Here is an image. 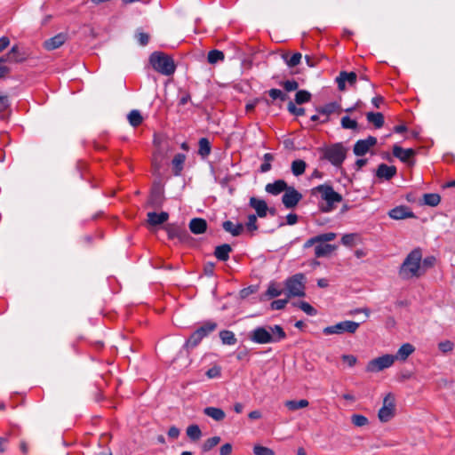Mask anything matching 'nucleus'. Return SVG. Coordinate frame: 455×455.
Returning <instances> with one entry per match:
<instances>
[{
  "label": "nucleus",
  "mask_w": 455,
  "mask_h": 455,
  "mask_svg": "<svg viewBox=\"0 0 455 455\" xmlns=\"http://www.w3.org/2000/svg\"><path fill=\"white\" fill-rule=\"evenodd\" d=\"M249 339L256 344L277 343L286 339V333L281 325L258 326L253 329Z\"/></svg>",
  "instance_id": "f257e3e1"
},
{
  "label": "nucleus",
  "mask_w": 455,
  "mask_h": 455,
  "mask_svg": "<svg viewBox=\"0 0 455 455\" xmlns=\"http://www.w3.org/2000/svg\"><path fill=\"white\" fill-rule=\"evenodd\" d=\"M422 251L420 248L413 249L404 259L399 268V276L403 280L419 277L423 275L420 266Z\"/></svg>",
  "instance_id": "f03ea898"
},
{
  "label": "nucleus",
  "mask_w": 455,
  "mask_h": 455,
  "mask_svg": "<svg viewBox=\"0 0 455 455\" xmlns=\"http://www.w3.org/2000/svg\"><path fill=\"white\" fill-rule=\"evenodd\" d=\"M337 235L333 232L320 234L306 241L303 247L305 249L315 245V256L316 258L326 257L337 249L336 245L327 243L333 241Z\"/></svg>",
  "instance_id": "7ed1b4c3"
},
{
  "label": "nucleus",
  "mask_w": 455,
  "mask_h": 455,
  "mask_svg": "<svg viewBox=\"0 0 455 455\" xmlns=\"http://www.w3.org/2000/svg\"><path fill=\"white\" fill-rule=\"evenodd\" d=\"M321 195V198L325 204H321L320 209L323 212H330L334 210L335 204L342 201V196L334 191L333 188L329 184H322L311 189V195Z\"/></svg>",
  "instance_id": "20e7f679"
},
{
  "label": "nucleus",
  "mask_w": 455,
  "mask_h": 455,
  "mask_svg": "<svg viewBox=\"0 0 455 455\" xmlns=\"http://www.w3.org/2000/svg\"><path fill=\"white\" fill-rule=\"evenodd\" d=\"M152 68L158 73L164 76H171L176 70L173 59L161 52H155L149 57Z\"/></svg>",
  "instance_id": "39448f33"
},
{
  "label": "nucleus",
  "mask_w": 455,
  "mask_h": 455,
  "mask_svg": "<svg viewBox=\"0 0 455 455\" xmlns=\"http://www.w3.org/2000/svg\"><path fill=\"white\" fill-rule=\"evenodd\" d=\"M319 150L323 153L321 159L327 160L335 167L342 165L347 152V149L340 142L321 148Z\"/></svg>",
  "instance_id": "423d86ee"
},
{
  "label": "nucleus",
  "mask_w": 455,
  "mask_h": 455,
  "mask_svg": "<svg viewBox=\"0 0 455 455\" xmlns=\"http://www.w3.org/2000/svg\"><path fill=\"white\" fill-rule=\"evenodd\" d=\"M305 279V275L301 273H299L285 280L286 295L288 298H300L306 295Z\"/></svg>",
  "instance_id": "0eeeda50"
},
{
  "label": "nucleus",
  "mask_w": 455,
  "mask_h": 455,
  "mask_svg": "<svg viewBox=\"0 0 455 455\" xmlns=\"http://www.w3.org/2000/svg\"><path fill=\"white\" fill-rule=\"evenodd\" d=\"M360 326L359 323L354 321H342L337 323L334 325L327 326L323 328V332L325 335H332V334H343L349 333L354 334L356 332Z\"/></svg>",
  "instance_id": "6e6552de"
},
{
  "label": "nucleus",
  "mask_w": 455,
  "mask_h": 455,
  "mask_svg": "<svg viewBox=\"0 0 455 455\" xmlns=\"http://www.w3.org/2000/svg\"><path fill=\"white\" fill-rule=\"evenodd\" d=\"M395 396L388 393L383 399V405L379 409L378 417L381 422L389 421L395 415Z\"/></svg>",
  "instance_id": "1a4fd4ad"
},
{
  "label": "nucleus",
  "mask_w": 455,
  "mask_h": 455,
  "mask_svg": "<svg viewBox=\"0 0 455 455\" xmlns=\"http://www.w3.org/2000/svg\"><path fill=\"white\" fill-rule=\"evenodd\" d=\"M395 363L393 355H384L371 360L366 365V371L378 372L389 368Z\"/></svg>",
  "instance_id": "9d476101"
},
{
  "label": "nucleus",
  "mask_w": 455,
  "mask_h": 455,
  "mask_svg": "<svg viewBox=\"0 0 455 455\" xmlns=\"http://www.w3.org/2000/svg\"><path fill=\"white\" fill-rule=\"evenodd\" d=\"M303 196L294 187L289 186L282 196V203L286 209H294Z\"/></svg>",
  "instance_id": "9b49d317"
},
{
  "label": "nucleus",
  "mask_w": 455,
  "mask_h": 455,
  "mask_svg": "<svg viewBox=\"0 0 455 455\" xmlns=\"http://www.w3.org/2000/svg\"><path fill=\"white\" fill-rule=\"evenodd\" d=\"M165 230L168 235L169 239L177 238L180 242H185L189 237V234L186 230V228L178 224H168L165 226Z\"/></svg>",
  "instance_id": "f8f14e48"
},
{
  "label": "nucleus",
  "mask_w": 455,
  "mask_h": 455,
  "mask_svg": "<svg viewBox=\"0 0 455 455\" xmlns=\"http://www.w3.org/2000/svg\"><path fill=\"white\" fill-rule=\"evenodd\" d=\"M377 144V139L373 136H368L364 140H359L354 145V154L358 156H364L369 149Z\"/></svg>",
  "instance_id": "ddd939ff"
},
{
  "label": "nucleus",
  "mask_w": 455,
  "mask_h": 455,
  "mask_svg": "<svg viewBox=\"0 0 455 455\" xmlns=\"http://www.w3.org/2000/svg\"><path fill=\"white\" fill-rule=\"evenodd\" d=\"M164 201V189L160 186H155L150 192L148 204L155 209L161 208Z\"/></svg>",
  "instance_id": "4468645a"
},
{
  "label": "nucleus",
  "mask_w": 455,
  "mask_h": 455,
  "mask_svg": "<svg viewBox=\"0 0 455 455\" xmlns=\"http://www.w3.org/2000/svg\"><path fill=\"white\" fill-rule=\"evenodd\" d=\"M357 75L355 72H347L340 71L339 76L336 77V83L338 84V88L339 91L346 90V82L349 84V85H354L356 83Z\"/></svg>",
  "instance_id": "2eb2a0df"
},
{
  "label": "nucleus",
  "mask_w": 455,
  "mask_h": 455,
  "mask_svg": "<svg viewBox=\"0 0 455 455\" xmlns=\"http://www.w3.org/2000/svg\"><path fill=\"white\" fill-rule=\"evenodd\" d=\"M415 154H416V152L412 148H406V149H404V148H403L402 147H400L398 145H395L393 147V155H394V156L398 158L403 163L412 164L413 163H412L411 159L413 158Z\"/></svg>",
  "instance_id": "dca6fc26"
},
{
  "label": "nucleus",
  "mask_w": 455,
  "mask_h": 455,
  "mask_svg": "<svg viewBox=\"0 0 455 455\" xmlns=\"http://www.w3.org/2000/svg\"><path fill=\"white\" fill-rule=\"evenodd\" d=\"M388 216L393 220H404L408 218H413L414 213L408 206L400 205L391 209L388 212Z\"/></svg>",
  "instance_id": "f3484780"
},
{
  "label": "nucleus",
  "mask_w": 455,
  "mask_h": 455,
  "mask_svg": "<svg viewBox=\"0 0 455 455\" xmlns=\"http://www.w3.org/2000/svg\"><path fill=\"white\" fill-rule=\"evenodd\" d=\"M289 188L288 184L283 180H276L273 183H267L265 187L267 193L272 196H278Z\"/></svg>",
  "instance_id": "a211bd4d"
},
{
  "label": "nucleus",
  "mask_w": 455,
  "mask_h": 455,
  "mask_svg": "<svg viewBox=\"0 0 455 455\" xmlns=\"http://www.w3.org/2000/svg\"><path fill=\"white\" fill-rule=\"evenodd\" d=\"M249 205L256 211L257 216L259 218H265L267 216L268 207L265 200L251 197Z\"/></svg>",
  "instance_id": "6ab92c4d"
},
{
  "label": "nucleus",
  "mask_w": 455,
  "mask_h": 455,
  "mask_svg": "<svg viewBox=\"0 0 455 455\" xmlns=\"http://www.w3.org/2000/svg\"><path fill=\"white\" fill-rule=\"evenodd\" d=\"M67 40V36L63 33H60L48 40L44 41V47L48 51H53L60 47Z\"/></svg>",
  "instance_id": "aec40b11"
},
{
  "label": "nucleus",
  "mask_w": 455,
  "mask_h": 455,
  "mask_svg": "<svg viewBox=\"0 0 455 455\" xmlns=\"http://www.w3.org/2000/svg\"><path fill=\"white\" fill-rule=\"evenodd\" d=\"M396 174L395 166H389L386 164H380L378 166L376 175L378 178L385 179L386 180H391Z\"/></svg>",
  "instance_id": "412c9836"
},
{
  "label": "nucleus",
  "mask_w": 455,
  "mask_h": 455,
  "mask_svg": "<svg viewBox=\"0 0 455 455\" xmlns=\"http://www.w3.org/2000/svg\"><path fill=\"white\" fill-rule=\"evenodd\" d=\"M339 109L340 106L337 102H330L323 107L318 108L316 109L317 112L324 116V118L323 120H320V122L322 124L327 123L329 121V116L336 111H339Z\"/></svg>",
  "instance_id": "4be33fe9"
},
{
  "label": "nucleus",
  "mask_w": 455,
  "mask_h": 455,
  "mask_svg": "<svg viewBox=\"0 0 455 455\" xmlns=\"http://www.w3.org/2000/svg\"><path fill=\"white\" fill-rule=\"evenodd\" d=\"M189 229L195 235L204 234L207 229V222L202 218H194L189 222Z\"/></svg>",
  "instance_id": "5701e85b"
},
{
  "label": "nucleus",
  "mask_w": 455,
  "mask_h": 455,
  "mask_svg": "<svg viewBox=\"0 0 455 455\" xmlns=\"http://www.w3.org/2000/svg\"><path fill=\"white\" fill-rule=\"evenodd\" d=\"M148 222L151 226H157L166 222L169 219V214L166 212H162L160 213L150 212L147 214Z\"/></svg>",
  "instance_id": "b1692460"
},
{
  "label": "nucleus",
  "mask_w": 455,
  "mask_h": 455,
  "mask_svg": "<svg viewBox=\"0 0 455 455\" xmlns=\"http://www.w3.org/2000/svg\"><path fill=\"white\" fill-rule=\"evenodd\" d=\"M415 348L410 343H404L401 346V347L398 349L396 354L393 355L395 360L400 361H405L413 352Z\"/></svg>",
  "instance_id": "393cba45"
},
{
  "label": "nucleus",
  "mask_w": 455,
  "mask_h": 455,
  "mask_svg": "<svg viewBox=\"0 0 455 455\" xmlns=\"http://www.w3.org/2000/svg\"><path fill=\"white\" fill-rule=\"evenodd\" d=\"M231 251V246L228 243H224L215 248L214 256L220 261H227L229 259V253Z\"/></svg>",
  "instance_id": "a878e982"
},
{
  "label": "nucleus",
  "mask_w": 455,
  "mask_h": 455,
  "mask_svg": "<svg viewBox=\"0 0 455 455\" xmlns=\"http://www.w3.org/2000/svg\"><path fill=\"white\" fill-rule=\"evenodd\" d=\"M222 228L226 232L230 233L233 236H238L243 230V226L241 223L234 224L230 220H226L222 224Z\"/></svg>",
  "instance_id": "bb28decb"
},
{
  "label": "nucleus",
  "mask_w": 455,
  "mask_h": 455,
  "mask_svg": "<svg viewBox=\"0 0 455 455\" xmlns=\"http://www.w3.org/2000/svg\"><path fill=\"white\" fill-rule=\"evenodd\" d=\"M204 413L216 421H221L226 417L225 411L217 407H206L204 409Z\"/></svg>",
  "instance_id": "cd10ccee"
},
{
  "label": "nucleus",
  "mask_w": 455,
  "mask_h": 455,
  "mask_svg": "<svg viewBox=\"0 0 455 455\" xmlns=\"http://www.w3.org/2000/svg\"><path fill=\"white\" fill-rule=\"evenodd\" d=\"M185 160H186V156L184 154L179 153L174 156V157L172 161L174 175H176V176L180 175V173L183 170Z\"/></svg>",
  "instance_id": "c85d7f7f"
},
{
  "label": "nucleus",
  "mask_w": 455,
  "mask_h": 455,
  "mask_svg": "<svg viewBox=\"0 0 455 455\" xmlns=\"http://www.w3.org/2000/svg\"><path fill=\"white\" fill-rule=\"evenodd\" d=\"M8 56H12V62L21 63L27 60V54L24 52H20L17 44L13 45L8 52Z\"/></svg>",
  "instance_id": "c756f323"
},
{
  "label": "nucleus",
  "mask_w": 455,
  "mask_h": 455,
  "mask_svg": "<svg viewBox=\"0 0 455 455\" xmlns=\"http://www.w3.org/2000/svg\"><path fill=\"white\" fill-rule=\"evenodd\" d=\"M369 123L374 124L376 128H381L384 124V116L380 112H369L366 114Z\"/></svg>",
  "instance_id": "7c9ffc66"
},
{
  "label": "nucleus",
  "mask_w": 455,
  "mask_h": 455,
  "mask_svg": "<svg viewBox=\"0 0 455 455\" xmlns=\"http://www.w3.org/2000/svg\"><path fill=\"white\" fill-rule=\"evenodd\" d=\"M216 328H217L216 323L208 321V322H205L202 326L197 328L196 331L204 339V337L208 336L211 332L215 331Z\"/></svg>",
  "instance_id": "2f4dec72"
},
{
  "label": "nucleus",
  "mask_w": 455,
  "mask_h": 455,
  "mask_svg": "<svg viewBox=\"0 0 455 455\" xmlns=\"http://www.w3.org/2000/svg\"><path fill=\"white\" fill-rule=\"evenodd\" d=\"M306 167H307L306 162L304 160L298 159V160H294L291 163V169L292 174L294 176L298 177V176L302 175L305 172Z\"/></svg>",
  "instance_id": "473e14b6"
},
{
  "label": "nucleus",
  "mask_w": 455,
  "mask_h": 455,
  "mask_svg": "<svg viewBox=\"0 0 455 455\" xmlns=\"http://www.w3.org/2000/svg\"><path fill=\"white\" fill-rule=\"evenodd\" d=\"M199 149L198 154L202 157H206L210 155L212 147L209 140L207 138H201L198 142Z\"/></svg>",
  "instance_id": "72a5a7b5"
},
{
  "label": "nucleus",
  "mask_w": 455,
  "mask_h": 455,
  "mask_svg": "<svg viewBox=\"0 0 455 455\" xmlns=\"http://www.w3.org/2000/svg\"><path fill=\"white\" fill-rule=\"evenodd\" d=\"M220 338L225 345H235L237 342L234 332L228 330L221 331L220 332Z\"/></svg>",
  "instance_id": "f704fd0d"
},
{
  "label": "nucleus",
  "mask_w": 455,
  "mask_h": 455,
  "mask_svg": "<svg viewBox=\"0 0 455 455\" xmlns=\"http://www.w3.org/2000/svg\"><path fill=\"white\" fill-rule=\"evenodd\" d=\"M285 406L290 411H297L299 409L306 408L308 406L309 403L307 399H301L299 401L296 400H288L285 402Z\"/></svg>",
  "instance_id": "c9c22d12"
},
{
  "label": "nucleus",
  "mask_w": 455,
  "mask_h": 455,
  "mask_svg": "<svg viewBox=\"0 0 455 455\" xmlns=\"http://www.w3.org/2000/svg\"><path fill=\"white\" fill-rule=\"evenodd\" d=\"M441 202V196L435 193L424 194L423 204L431 207L437 206Z\"/></svg>",
  "instance_id": "e433bc0d"
},
{
  "label": "nucleus",
  "mask_w": 455,
  "mask_h": 455,
  "mask_svg": "<svg viewBox=\"0 0 455 455\" xmlns=\"http://www.w3.org/2000/svg\"><path fill=\"white\" fill-rule=\"evenodd\" d=\"M128 121L133 127H138L141 124L143 117L139 110L133 109L128 114Z\"/></svg>",
  "instance_id": "4c0bfd02"
},
{
  "label": "nucleus",
  "mask_w": 455,
  "mask_h": 455,
  "mask_svg": "<svg viewBox=\"0 0 455 455\" xmlns=\"http://www.w3.org/2000/svg\"><path fill=\"white\" fill-rule=\"evenodd\" d=\"M283 293V290L276 283H270L265 295L269 299L280 296Z\"/></svg>",
  "instance_id": "58836bf2"
},
{
  "label": "nucleus",
  "mask_w": 455,
  "mask_h": 455,
  "mask_svg": "<svg viewBox=\"0 0 455 455\" xmlns=\"http://www.w3.org/2000/svg\"><path fill=\"white\" fill-rule=\"evenodd\" d=\"M225 55L223 52L219 50H212L208 52L207 60L210 64H216L219 61L223 60Z\"/></svg>",
  "instance_id": "ea45409f"
},
{
  "label": "nucleus",
  "mask_w": 455,
  "mask_h": 455,
  "mask_svg": "<svg viewBox=\"0 0 455 455\" xmlns=\"http://www.w3.org/2000/svg\"><path fill=\"white\" fill-rule=\"evenodd\" d=\"M187 435L191 440L196 441L202 436V431L197 425L193 424L188 427Z\"/></svg>",
  "instance_id": "a19ab883"
},
{
  "label": "nucleus",
  "mask_w": 455,
  "mask_h": 455,
  "mask_svg": "<svg viewBox=\"0 0 455 455\" xmlns=\"http://www.w3.org/2000/svg\"><path fill=\"white\" fill-rule=\"evenodd\" d=\"M311 100V94L306 90H299L295 94V102L298 105H301L308 102Z\"/></svg>",
  "instance_id": "79ce46f5"
},
{
  "label": "nucleus",
  "mask_w": 455,
  "mask_h": 455,
  "mask_svg": "<svg viewBox=\"0 0 455 455\" xmlns=\"http://www.w3.org/2000/svg\"><path fill=\"white\" fill-rule=\"evenodd\" d=\"M202 339V336H200L197 331H195L186 341L185 347L187 348H194L201 342Z\"/></svg>",
  "instance_id": "37998d69"
},
{
  "label": "nucleus",
  "mask_w": 455,
  "mask_h": 455,
  "mask_svg": "<svg viewBox=\"0 0 455 455\" xmlns=\"http://www.w3.org/2000/svg\"><path fill=\"white\" fill-rule=\"evenodd\" d=\"M220 442V436H213L209 439H207L202 447L203 452H208L210 451L213 447H215L217 444H219Z\"/></svg>",
  "instance_id": "c03bdc74"
},
{
  "label": "nucleus",
  "mask_w": 455,
  "mask_h": 455,
  "mask_svg": "<svg viewBox=\"0 0 455 455\" xmlns=\"http://www.w3.org/2000/svg\"><path fill=\"white\" fill-rule=\"evenodd\" d=\"M294 306L300 308L303 312H305L308 315H315L317 311L307 302L299 301L293 304Z\"/></svg>",
  "instance_id": "a18cd8bd"
},
{
  "label": "nucleus",
  "mask_w": 455,
  "mask_h": 455,
  "mask_svg": "<svg viewBox=\"0 0 455 455\" xmlns=\"http://www.w3.org/2000/svg\"><path fill=\"white\" fill-rule=\"evenodd\" d=\"M340 124L341 127L344 129L356 130L358 128L357 122L354 119H351L348 116H343L341 118Z\"/></svg>",
  "instance_id": "49530a36"
},
{
  "label": "nucleus",
  "mask_w": 455,
  "mask_h": 455,
  "mask_svg": "<svg viewBox=\"0 0 455 455\" xmlns=\"http://www.w3.org/2000/svg\"><path fill=\"white\" fill-rule=\"evenodd\" d=\"M351 422L354 426L355 427H364L366 425H368L369 423V420L368 419L363 416V415H361V414H353L351 416Z\"/></svg>",
  "instance_id": "de8ad7c7"
},
{
  "label": "nucleus",
  "mask_w": 455,
  "mask_h": 455,
  "mask_svg": "<svg viewBox=\"0 0 455 455\" xmlns=\"http://www.w3.org/2000/svg\"><path fill=\"white\" fill-rule=\"evenodd\" d=\"M267 93L273 100H280L284 101L287 99V95L279 89H270Z\"/></svg>",
  "instance_id": "09e8293b"
},
{
  "label": "nucleus",
  "mask_w": 455,
  "mask_h": 455,
  "mask_svg": "<svg viewBox=\"0 0 455 455\" xmlns=\"http://www.w3.org/2000/svg\"><path fill=\"white\" fill-rule=\"evenodd\" d=\"M302 55L299 52L293 53L289 59L284 57L285 62L289 67H295L299 64Z\"/></svg>",
  "instance_id": "8fccbe9b"
},
{
  "label": "nucleus",
  "mask_w": 455,
  "mask_h": 455,
  "mask_svg": "<svg viewBox=\"0 0 455 455\" xmlns=\"http://www.w3.org/2000/svg\"><path fill=\"white\" fill-rule=\"evenodd\" d=\"M254 455H275L274 451L267 447L257 444L253 447Z\"/></svg>",
  "instance_id": "3c124183"
},
{
  "label": "nucleus",
  "mask_w": 455,
  "mask_h": 455,
  "mask_svg": "<svg viewBox=\"0 0 455 455\" xmlns=\"http://www.w3.org/2000/svg\"><path fill=\"white\" fill-rule=\"evenodd\" d=\"M288 111L297 116L305 115V108H297L292 101H290L287 105Z\"/></svg>",
  "instance_id": "603ef678"
},
{
  "label": "nucleus",
  "mask_w": 455,
  "mask_h": 455,
  "mask_svg": "<svg viewBox=\"0 0 455 455\" xmlns=\"http://www.w3.org/2000/svg\"><path fill=\"white\" fill-rule=\"evenodd\" d=\"M290 298H286L283 299H276L272 301L270 307L273 310H281L285 307L286 304L288 303Z\"/></svg>",
  "instance_id": "864d4df0"
},
{
  "label": "nucleus",
  "mask_w": 455,
  "mask_h": 455,
  "mask_svg": "<svg viewBox=\"0 0 455 455\" xmlns=\"http://www.w3.org/2000/svg\"><path fill=\"white\" fill-rule=\"evenodd\" d=\"M246 228L249 231H255L258 229L257 226V216L254 214H250L248 216V220L246 222Z\"/></svg>",
  "instance_id": "5fc2aeb1"
},
{
  "label": "nucleus",
  "mask_w": 455,
  "mask_h": 455,
  "mask_svg": "<svg viewBox=\"0 0 455 455\" xmlns=\"http://www.w3.org/2000/svg\"><path fill=\"white\" fill-rule=\"evenodd\" d=\"M283 87L287 92H292L299 88V84L295 80H287L282 83Z\"/></svg>",
  "instance_id": "6e6d98bb"
},
{
  "label": "nucleus",
  "mask_w": 455,
  "mask_h": 455,
  "mask_svg": "<svg viewBox=\"0 0 455 455\" xmlns=\"http://www.w3.org/2000/svg\"><path fill=\"white\" fill-rule=\"evenodd\" d=\"M220 374H221V370H220V367H219V366H213L206 371V376L209 379L218 378L220 376Z\"/></svg>",
  "instance_id": "4d7b16f0"
},
{
  "label": "nucleus",
  "mask_w": 455,
  "mask_h": 455,
  "mask_svg": "<svg viewBox=\"0 0 455 455\" xmlns=\"http://www.w3.org/2000/svg\"><path fill=\"white\" fill-rule=\"evenodd\" d=\"M355 234H347V235H344L342 237H341V243L345 245V246H352L354 244V242H355Z\"/></svg>",
  "instance_id": "13d9d810"
},
{
  "label": "nucleus",
  "mask_w": 455,
  "mask_h": 455,
  "mask_svg": "<svg viewBox=\"0 0 455 455\" xmlns=\"http://www.w3.org/2000/svg\"><path fill=\"white\" fill-rule=\"evenodd\" d=\"M136 37L140 45L145 46L148 44L149 36L147 33L140 32L136 35Z\"/></svg>",
  "instance_id": "bf43d9fd"
},
{
  "label": "nucleus",
  "mask_w": 455,
  "mask_h": 455,
  "mask_svg": "<svg viewBox=\"0 0 455 455\" xmlns=\"http://www.w3.org/2000/svg\"><path fill=\"white\" fill-rule=\"evenodd\" d=\"M341 359L344 363H347L348 366L353 367L357 362V358L353 355H343Z\"/></svg>",
  "instance_id": "052dcab7"
},
{
  "label": "nucleus",
  "mask_w": 455,
  "mask_h": 455,
  "mask_svg": "<svg viewBox=\"0 0 455 455\" xmlns=\"http://www.w3.org/2000/svg\"><path fill=\"white\" fill-rule=\"evenodd\" d=\"M438 347L441 351L446 353V352H450L452 350L453 343L449 340H446V341L440 342Z\"/></svg>",
  "instance_id": "680f3d73"
},
{
  "label": "nucleus",
  "mask_w": 455,
  "mask_h": 455,
  "mask_svg": "<svg viewBox=\"0 0 455 455\" xmlns=\"http://www.w3.org/2000/svg\"><path fill=\"white\" fill-rule=\"evenodd\" d=\"M10 106L8 97L0 94V113L5 111Z\"/></svg>",
  "instance_id": "e2e57ef3"
},
{
  "label": "nucleus",
  "mask_w": 455,
  "mask_h": 455,
  "mask_svg": "<svg viewBox=\"0 0 455 455\" xmlns=\"http://www.w3.org/2000/svg\"><path fill=\"white\" fill-rule=\"evenodd\" d=\"M299 217L295 213H289L286 216V224L287 225H295L298 222Z\"/></svg>",
  "instance_id": "0e129e2a"
},
{
  "label": "nucleus",
  "mask_w": 455,
  "mask_h": 455,
  "mask_svg": "<svg viewBox=\"0 0 455 455\" xmlns=\"http://www.w3.org/2000/svg\"><path fill=\"white\" fill-rule=\"evenodd\" d=\"M180 435V429L174 426L171 427L168 430V436L172 439H177Z\"/></svg>",
  "instance_id": "69168bd1"
},
{
  "label": "nucleus",
  "mask_w": 455,
  "mask_h": 455,
  "mask_svg": "<svg viewBox=\"0 0 455 455\" xmlns=\"http://www.w3.org/2000/svg\"><path fill=\"white\" fill-rule=\"evenodd\" d=\"M215 264L212 262H207L204 264V270L207 275H212L214 272Z\"/></svg>",
  "instance_id": "338daca9"
},
{
  "label": "nucleus",
  "mask_w": 455,
  "mask_h": 455,
  "mask_svg": "<svg viewBox=\"0 0 455 455\" xmlns=\"http://www.w3.org/2000/svg\"><path fill=\"white\" fill-rule=\"evenodd\" d=\"M232 452V445L230 443H225L220 447V455H229Z\"/></svg>",
  "instance_id": "774afa93"
}]
</instances>
